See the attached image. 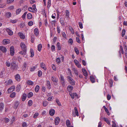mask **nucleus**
Wrapping results in <instances>:
<instances>
[{"mask_svg":"<svg viewBox=\"0 0 127 127\" xmlns=\"http://www.w3.org/2000/svg\"><path fill=\"white\" fill-rule=\"evenodd\" d=\"M109 82L110 85V87H112V86L113 84V81L111 79H109Z\"/></svg>","mask_w":127,"mask_h":127,"instance_id":"obj_46","label":"nucleus"},{"mask_svg":"<svg viewBox=\"0 0 127 127\" xmlns=\"http://www.w3.org/2000/svg\"><path fill=\"white\" fill-rule=\"evenodd\" d=\"M20 46L22 50H27V45L23 42H21L20 44Z\"/></svg>","mask_w":127,"mask_h":127,"instance_id":"obj_2","label":"nucleus"},{"mask_svg":"<svg viewBox=\"0 0 127 127\" xmlns=\"http://www.w3.org/2000/svg\"><path fill=\"white\" fill-rule=\"evenodd\" d=\"M55 110L54 109H51L49 110V114L51 116H53L54 114Z\"/></svg>","mask_w":127,"mask_h":127,"instance_id":"obj_14","label":"nucleus"},{"mask_svg":"<svg viewBox=\"0 0 127 127\" xmlns=\"http://www.w3.org/2000/svg\"><path fill=\"white\" fill-rule=\"evenodd\" d=\"M73 89V87L69 85L67 87V90L69 92L71 91Z\"/></svg>","mask_w":127,"mask_h":127,"instance_id":"obj_24","label":"nucleus"},{"mask_svg":"<svg viewBox=\"0 0 127 127\" xmlns=\"http://www.w3.org/2000/svg\"><path fill=\"white\" fill-rule=\"evenodd\" d=\"M51 79L54 82L57 83L58 81V78L54 76H51Z\"/></svg>","mask_w":127,"mask_h":127,"instance_id":"obj_5","label":"nucleus"},{"mask_svg":"<svg viewBox=\"0 0 127 127\" xmlns=\"http://www.w3.org/2000/svg\"><path fill=\"white\" fill-rule=\"evenodd\" d=\"M27 13V12H25L23 14L22 16V17L23 18V19H25V17L26 14Z\"/></svg>","mask_w":127,"mask_h":127,"instance_id":"obj_50","label":"nucleus"},{"mask_svg":"<svg viewBox=\"0 0 127 127\" xmlns=\"http://www.w3.org/2000/svg\"><path fill=\"white\" fill-rule=\"evenodd\" d=\"M34 34L37 36L39 34L38 30L37 28H36L34 29Z\"/></svg>","mask_w":127,"mask_h":127,"instance_id":"obj_20","label":"nucleus"},{"mask_svg":"<svg viewBox=\"0 0 127 127\" xmlns=\"http://www.w3.org/2000/svg\"><path fill=\"white\" fill-rule=\"evenodd\" d=\"M18 34L21 39H23L25 38V36L23 33L19 32L18 33Z\"/></svg>","mask_w":127,"mask_h":127,"instance_id":"obj_18","label":"nucleus"},{"mask_svg":"<svg viewBox=\"0 0 127 127\" xmlns=\"http://www.w3.org/2000/svg\"><path fill=\"white\" fill-rule=\"evenodd\" d=\"M28 10L29 11L32 12H34V11L33 8L31 7H29L28 8Z\"/></svg>","mask_w":127,"mask_h":127,"instance_id":"obj_49","label":"nucleus"},{"mask_svg":"<svg viewBox=\"0 0 127 127\" xmlns=\"http://www.w3.org/2000/svg\"><path fill=\"white\" fill-rule=\"evenodd\" d=\"M15 89V87L14 86H12L10 87L7 90L8 93L13 91Z\"/></svg>","mask_w":127,"mask_h":127,"instance_id":"obj_4","label":"nucleus"},{"mask_svg":"<svg viewBox=\"0 0 127 127\" xmlns=\"http://www.w3.org/2000/svg\"><path fill=\"white\" fill-rule=\"evenodd\" d=\"M33 24V22L32 21H29L28 23V25L29 26H32Z\"/></svg>","mask_w":127,"mask_h":127,"instance_id":"obj_60","label":"nucleus"},{"mask_svg":"<svg viewBox=\"0 0 127 127\" xmlns=\"http://www.w3.org/2000/svg\"><path fill=\"white\" fill-rule=\"evenodd\" d=\"M27 17L29 19H30L32 18V15L30 13L28 14L27 15Z\"/></svg>","mask_w":127,"mask_h":127,"instance_id":"obj_34","label":"nucleus"},{"mask_svg":"<svg viewBox=\"0 0 127 127\" xmlns=\"http://www.w3.org/2000/svg\"><path fill=\"white\" fill-rule=\"evenodd\" d=\"M40 66L44 70H46L47 68L45 67V64L44 63H41L40 64Z\"/></svg>","mask_w":127,"mask_h":127,"instance_id":"obj_19","label":"nucleus"},{"mask_svg":"<svg viewBox=\"0 0 127 127\" xmlns=\"http://www.w3.org/2000/svg\"><path fill=\"white\" fill-rule=\"evenodd\" d=\"M103 120L109 125H110V123L108 119L107 118L104 117L103 118Z\"/></svg>","mask_w":127,"mask_h":127,"instance_id":"obj_26","label":"nucleus"},{"mask_svg":"<svg viewBox=\"0 0 127 127\" xmlns=\"http://www.w3.org/2000/svg\"><path fill=\"white\" fill-rule=\"evenodd\" d=\"M74 109L75 110V113L76 115L77 116H78L79 114L77 108L76 107H75Z\"/></svg>","mask_w":127,"mask_h":127,"instance_id":"obj_37","label":"nucleus"},{"mask_svg":"<svg viewBox=\"0 0 127 127\" xmlns=\"http://www.w3.org/2000/svg\"><path fill=\"white\" fill-rule=\"evenodd\" d=\"M46 85L47 88L48 89H50L51 88L50 82L48 80L47 81Z\"/></svg>","mask_w":127,"mask_h":127,"instance_id":"obj_15","label":"nucleus"},{"mask_svg":"<svg viewBox=\"0 0 127 127\" xmlns=\"http://www.w3.org/2000/svg\"><path fill=\"white\" fill-rule=\"evenodd\" d=\"M10 42V41L8 39H5L3 41V44L6 45L9 44Z\"/></svg>","mask_w":127,"mask_h":127,"instance_id":"obj_9","label":"nucleus"},{"mask_svg":"<svg viewBox=\"0 0 127 127\" xmlns=\"http://www.w3.org/2000/svg\"><path fill=\"white\" fill-rule=\"evenodd\" d=\"M0 50H1L4 53H5L7 51V49L6 48L3 46L0 47Z\"/></svg>","mask_w":127,"mask_h":127,"instance_id":"obj_13","label":"nucleus"},{"mask_svg":"<svg viewBox=\"0 0 127 127\" xmlns=\"http://www.w3.org/2000/svg\"><path fill=\"white\" fill-rule=\"evenodd\" d=\"M39 89V85H37L35 88V91L36 92H37Z\"/></svg>","mask_w":127,"mask_h":127,"instance_id":"obj_35","label":"nucleus"},{"mask_svg":"<svg viewBox=\"0 0 127 127\" xmlns=\"http://www.w3.org/2000/svg\"><path fill=\"white\" fill-rule=\"evenodd\" d=\"M68 42L70 44H72L73 43V40L72 39L70 38L68 40Z\"/></svg>","mask_w":127,"mask_h":127,"instance_id":"obj_64","label":"nucleus"},{"mask_svg":"<svg viewBox=\"0 0 127 127\" xmlns=\"http://www.w3.org/2000/svg\"><path fill=\"white\" fill-rule=\"evenodd\" d=\"M66 126L69 127L70 125V121L68 120H67L66 121Z\"/></svg>","mask_w":127,"mask_h":127,"instance_id":"obj_36","label":"nucleus"},{"mask_svg":"<svg viewBox=\"0 0 127 127\" xmlns=\"http://www.w3.org/2000/svg\"><path fill=\"white\" fill-rule=\"evenodd\" d=\"M60 78L61 82L64 81V77H63L62 75H61Z\"/></svg>","mask_w":127,"mask_h":127,"instance_id":"obj_63","label":"nucleus"},{"mask_svg":"<svg viewBox=\"0 0 127 127\" xmlns=\"http://www.w3.org/2000/svg\"><path fill=\"white\" fill-rule=\"evenodd\" d=\"M122 53L123 54H124V51L123 48L122 46H120V49L119 51V55L120 57H121V53Z\"/></svg>","mask_w":127,"mask_h":127,"instance_id":"obj_10","label":"nucleus"},{"mask_svg":"<svg viewBox=\"0 0 127 127\" xmlns=\"http://www.w3.org/2000/svg\"><path fill=\"white\" fill-rule=\"evenodd\" d=\"M73 70L74 71V73L75 74L76 76H77L78 75V71L74 68H73Z\"/></svg>","mask_w":127,"mask_h":127,"instance_id":"obj_29","label":"nucleus"},{"mask_svg":"<svg viewBox=\"0 0 127 127\" xmlns=\"http://www.w3.org/2000/svg\"><path fill=\"white\" fill-rule=\"evenodd\" d=\"M60 118L59 117L56 118L55 120V124L57 125H58L60 122Z\"/></svg>","mask_w":127,"mask_h":127,"instance_id":"obj_12","label":"nucleus"},{"mask_svg":"<svg viewBox=\"0 0 127 127\" xmlns=\"http://www.w3.org/2000/svg\"><path fill=\"white\" fill-rule=\"evenodd\" d=\"M21 11V9L20 8H19L17 9L16 11V14L18 15L19 14Z\"/></svg>","mask_w":127,"mask_h":127,"instance_id":"obj_47","label":"nucleus"},{"mask_svg":"<svg viewBox=\"0 0 127 127\" xmlns=\"http://www.w3.org/2000/svg\"><path fill=\"white\" fill-rule=\"evenodd\" d=\"M52 69L54 70H56V68L55 65L53 64H52Z\"/></svg>","mask_w":127,"mask_h":127,"instance_id":"obj_59","label":"nucleus"},{"mask_svg":"<svg viewBox=\"0 0 127 127\" xmlns=\"http://www.w3.org/2000/svg\"><path fill=\"white\" fill-rule=\"evenodd\" d=\"M15 79L18 81H19L20 80V76L18 74H17L15 76Z\"/></svg>","mask_w":127,"mask_h":127,"instance_id":"obj_17","label":"nucleus"},{"mask_svg":"<svg viewBox=\"0 0 127 127\" xmlns=\"http://www.w3.org/2000/svg\"><path fill=\"white\" fill-rule=\"evenodd\" d=\"M42 74V72L41 71L39 70L38 72V75L39 77L41 76Z\"/></svg>","mask_w":127,"mask_h":127,"instance_id":"obj_52","label":"nucleus"},{"mask_svg":"<svg viewBox=\"0 0 127 127\" xmlns=\"http://www.w3.org/2000/svg\"><path fill=\"white\" fill-rule=\"evenodd\" d=\"M16 96V93L15 92L12 93L10 95V97L11 98H14Z\"/></svg>","mask_w":127,"mask_h":127,"instance_id":"obj_33","label":"nucleus"},{"mask_svg":"<svg viewBox=\"0 0 127 127\" xmlns=\"http://www.w3.org/2000/svg\"><path fill=\"white\" fill-rule=\"evenodd\" d=\"M42 47V46L41 44H40L38 45L37 46L38 50L39 52L41 50Z\"/></svg>","mask_w":127,"mask_h":127,"instance_id":"obj_25","label":"nucleus"},{"mask_svg":"<svg viewBox=\"0 0 127 127\" xmlns=\"http://www.w3.org/2000/svg\"><path fill=\"white\" fill-rule=\"evenodd\" d=\"M27 126V124L26 122H23L22 124L23 127H26Z\"/></svg>","mask_w":127,"mask_h":127,"instance_id":"obj_62","label":"nucleus"},{"mask_svg":"<svg viewBox=\"0 0 127 127\" xmlns=\"http://www.w3.org/2000/svg\"><path fill=\"white\" fill-rule=\"evenodd\" d=\"M19 104V103L18 102H16L15 103L14 108H17L18 107Z\"/></svg>","mask_w":127,"mask_h":127,"instance_id":"obj_45","label":"nucleus"},{"mask_svg":"<svg viewBox=\"0 0 127 127\" xmlns=\"http://www.w3.org/2000/svg\"><path fill=\"white\" fill-rule=\"evenodd\" d=\"M79 27L80 28L82 29L83 28V25L82 23L81 22H79Z\"/></svg>","mask_w":127,"mask_h":127,"instance_id":"obj_58","label":"nucleus"},{"mask_svg":"<svg viewBox=\"0 0 127 127\" xmlns=\"http://www.w3.org/2000/svg\"><path fill=\"white\" fill-rule=\"evenodd\" d=\"M48 103V102L47 101H44L43 102V105L45 107L47 105Z\"/></svg>","mask_w":127,"mask_h":127,"instance_id":"obj_43","label":"nucleus"},{"mask_svg":"<svg viewBox=\"0 0 127 127\" xmlns=\"http://www.w3.org/2000/svg\"><path fill=\"white\" fill-rule=\"evenodd\" d=\"M55 49V47L54 46L52 45L51 47V50L52 51H54Z\"/></svg>","mask_w":127,"mask_h":127,"instance_id":"obj_54","label":"nucleus"},{"mask_svg":"<svg viewBox=\"0 0 127 127\" xmlns=\"http://www.w3.org/2000/svg\"><path fill=\"white\" fill-rule=\"evenodd\" d=\"M21 88V86L20 85L18 84L17 85L16 87V91L18 92L20 91Z\"/></svg>","mask_w":127,"mask_h":127,"instance_id":"obj_22","label":"nucleus"},{"mask_svg":"<svg viewBox=\"0 0 127 127\" xmlns=\"http://www.w3.org/2000/svg\"><path fill=\"white\" fill-rule=\"evenodd\" d=\"M36 67L37 66H33L31 68L30 71H34V70L36 68Z\"/></svg>","mask_w":127,"mask_h":127,"instance_id":"obj_42","label":"nucleus"},{"mask_svg":"<svg viewBox=\"0 0 127 127\" xmlns=\"http://www.w3.org/2000/svg\"><path fill=\"white\" fill-rule=\"evenodd\" d=\"M27 95L25 94H24L23 95L22 97V101H24L27 98Z\"/></svg>","mask_w":127,"mask_h":127,"instance_id":"obj_32","label":"nucleus"},{"mask_svg":"<svg viewBox=\"0 0 127 127\" xmlns=\"http://www.w3.org/2000/svg\"><path fill=\"white\" fill-rule=\"evenodd\" d=\"M90 80L92 83H94L95 82V80L94 78L92 77H90Z\"/></svg>","mask_w":127,"mask_h":127,"instance_id":"obj_56","label":"nucleus"},{"mask_svg":"<svg viewBox=\"0 0 127 127\" xmlns=\"http://www.w3.org/2000/svg\"><path fill=\"white\" fill-rule=\"evenodd\" d=\"M33 95V94L32 92H30L27 95L28 98H30L32 97Z\"/></svg>","mask_w":127,"mask_h":127,"instance_id":"obj_39","label":"nucleus"},{"mask_svg":"<svg viewBox=\"0 0 127 127\" xmlns=\"http://www.w3.org/2000/svg\"><path fill=\"white\" fill-rule=\"evenodd\" d=\"M126 32L125 30V29L123 30L122 32V37H124V36Z\"/></svg>","mask_w":127,"mask_h":127,"instance_id":"obj_57","label":"nucleus"},{"mask_svg":"<svg viewBox=\"0 0 127 127\" xmlns=\"http://www.w3.org/2000/svg\"><path fill=\"white\" fill-rule=\"evenodd\" d=\"M7 84V85L11 84L13 83V81L11 80H9L5 82Z\"/></svg>","mask_w":127,"mask_h":127,"instance_id":"obj_28","label":"nucleus"},{"mask_svg":"<svg viewBox=\"0 0 127 127\" xmlns=\"http://www.w3.org/2000/svg\"><path fill=\"white\" fill-rule=\"evenodd\" d=\"M5 64L8 67H9L10 66V62L8 61H6Z\"/></svg>","mask_w":127,"mask_h":127,"instance_id":"obj_55","label":"nucleus"},{"mask_svg":"<svg viewBox=\"0 0 127 127\" xmlns=\"http://www.w3.org/2000/svg\"><path fill=\"white\" fill-rule=\"evenodd\" d=\"M6 30L9 35H13V32L9 28H6Z\"/></svg>","mask_w":127,"mask_h":127,"instance_id":"obj_11","label":"nucleus"},{"mask_svg":"<svg viewBox=\"0 0 127 127\" xmlns=\"http://www.w3.org/2000/svg\"><path fill=\"white\" fill-rule=\"evenodd\" d=\"M14 54V48L13 46H11L10 48V54L12 56H13Z\"/></svg>","mask_w":127,"mask_h":127,"instance_id":"obj_6","label":"nucleus"},{"mask_svg":"<svg viewBox=\"0 0 127 127\" xmlns=\"http://www.w3.org/2000/svg\"><path fill=\"white\" fill-rule=\"evenodd\" d=\"M67 78L68 79V81L71 85H75L74 81L71 77L68 76L67 77Z\"/></svg>","mask_w":127,"mask_h":127,"instance_id":"obj_1","label":"nucleus"},{"mask_svg":"<svg viewBox=\"0 0 127 127\" xmlns=\"http://www.w3.org/2000/svg\"><path fill=\"white\" fill-rule=\"evenodd\" d=\"M32 100H29L28 102V105L29 106H31L32 104Z\"/></svg>","mask_w":127,"mask_h":127,"instance_id":"obj_48","label":"nucleus"},{"mask_svg":"<svg viewBox=\"0 0 127 127\" xmlns=\"http://www.w3.org/2000/svg\"><path fill=\"white\" fill-rule=\"evenodd\" d=\"M27 83L30 85L33 86L34 85L33 82L31 80H28L27 82Z\"/></svg>","mask_w":127,"mask_h":127,"instance_id":"obj_27","label":"nucleus"},{"mask_svg":"<svg viewBox=\"0 0 127 127\" xmlns=\"http://www.w3.org/2000/svg\"><path fill=\"white\" fill-rule=\"evenodd\" d=\"M6 15L7 17L8 18L10 17L11 16V14L10 12H8L6 14Z\"/></svg>","mask_w":127,"mask_h":127,"instance_id":"obj_38","label":"nucleus"},{"mask_svg":"<svg viewBox=\"0 0 127 127\" xmlns=\"http://www.w3.org/2000/svg\"><path fill=\"white\" fill-rule=\"evenodd\" d=\"M39 114L38 112L35 113L33 116L34 118H36L38 115Z\"/></svg>","mask_w":127,"mask_h":127,"instance_id":"obj_53","label":"nucleus"},{"mask_svg":"<svg viewBox=\"0 0 127 127\" xmlns=\"http://www.w3.org/2000/svg\"><path fill=\"white\" fill-rule=\"evenodd\" d=\"M57 50H60L61 49V45L59 42H58L57 43Z\"/></svg>","mask_w":127,"mask_h":127,"instance_id":"obj_21","label":"nucleus"},{"mask_svg":"<svg viewBox=\"0 0 127 127\" xmlns=\"http://www.w3.org/2000/svg\"><path fill=\"white\" fill-rule=\"evenodd\" d=\"M60 22L62 25H64V19L63 18H61L60 19Z\"/></svg>","mask_w":127,"mask_h":127,"instance_id":"obj_23","label":"nucleus"},{"mask_svg":"<svg viewBox=\"0 0 127 127\" xmlns=\"http://www.w3.org/2000/svg\"><path fill=\"white\" fill-rule=\"evenodd\" d=\"M74 50L76 54L77 55H78L79 54V51L77 49V48H76V47H75L74 48Z\"/></svg>","mask_w":127,"mask_h":127,"instance_id":"obj_41","label":"nucleus"},{"mask_svg":"<svg viewBox=\"0 0 127 127\" xmlns=\"http://www.w3.org/2000/svg\"><path fill=\"white\" fill-rule=\"evenodd\" d=\"M56 102L57 103L58 105L59 106H60L61 105V104L59 101V100L58 99H56Z\"/></svg>","mask_w":127,"mask_h":127,"instance_id":"obj_44","label":"nucleus"},{"mask_svg":"<svg viewBox=\"0 0 127 127\" xmlns=\"http://www.w3.org/2000/svg\"><path fill=\"white\" fill-rule=\"evenodd\" d=\"M4 107V104L3 103H0V111H1L3 109Z\"/></svg>","mask_w":127,"mask_h":127,"instance_id":"obj_31","label":"nucleus"},{"mask_svg":"<svg viewBox=\"0 0 127 127\" xmlns=\"http://www.w3.org/2000/svg\"><path fill=\"white\" fill-rule=\"evenodd\" d=\"M82 72L83 73V75L85 77V78L86 79V77L88 76V73L86 71V69L83 68L82 69Z\"/></svg>","mask_w":127,"mask_h":127,"instance_id":"obj_7","label":"nucleus"},{"mask_svg":"<svg viewBox=\"0 0 127 127\" xmlns=\"http://www.w3.org/2000/svg\"><path fill=\"white\" fill-rule=\"evenodd\" d=\"M11 66L12 68L14 70H17L18 67L17 65H16L15 63L14 62L11 64Z\"/></svg>","mask_w":127,"mask_h":127,"instance_id":"obj_3","label":"nucleus"},{"mask_svg":"<svg viewBox=\"0 0 127 127\" xmlns=\"http://www.w3.org/2000/svg\"><path fill=\"white\" fill-rule=\"evenodd\" d=\"M30 53L31 54L30 57H32L34 55V53L33 50L32 49H30Z\"/></svg>","mask_w":127,"mask_h":127,"instance_id":"obj_30","label":"nucleus"},{"mask_svg":"<svg viewBox=\"0 0 127 127\" xmlns=\"http://www.w3.org/2000/svg\"><path fill=\"white\" fill-rule=\"evenodd\" d=\"M26 51L27 50H22V51L19 52V53L20 54L23 55V56H25L26 55Z\"/></svg>","mask_w":127,"mask_h":127,"instance_id":"obj_16","label":"nucleus"},{"mask_svg":"<svg viewBox=\"0 0 127 127\" xmlns=\"http://www.w3.org/2000/svg\"><path fill=\"white\" fill-rule=\"evenodd\" d=\"M66 16L67 17H69V11L68 10H66Z\"/></svg>","mask_w":127,"mask_h":127,"instance_id":"obj_51","label":"nucleus"},{"mask_svg":"<svg viewBox=\"0 0 127 127\" xmlns=\"http://www.w3.org/2000/svg\"><path fill=\"white\" fill-rule=\"evenodd\" d=\"M51 0H48L47 2V8H49L51 6Z\"/></svg>","mask_w":127,"mask_h":127,"instance_id":"obj_40","label":"nucleus"},{"mask_svg":"<svg viewBox=\"0 0 127 127\" xmlns=\"http://www.w3.org/2000/svg\"><path fill=\"white\" fill-rule=\"evenodd\" d=\"M69 94L72 99L74 98L75 96H78V95L76 93H74L72 94V92H70L69 93Z\"/></svg>","mask_w":127,"mask_h":127,"instance_id":"obj_8","label":"nucleus"},{"mask_svg":"<svg viewBox=\"0 0 127 127\" xmlns=\"http://www.w3.org/2000/svg\"><path fill=\"white\" fill-rule=\"evenodd\" d=\"M76 39L77 42H78V43H80V41L79 38L78 37H76Z\"/></svg>","mask_w":127,"mask_h":127,"instance_id":"obj_61","label":"nucleus"}]
</instances>
